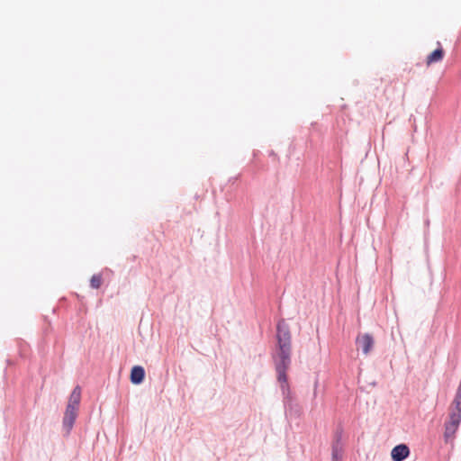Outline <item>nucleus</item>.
Listing matches in <instances>:
<instances>
[{"label":"nucleus","mask_w":461,"mask_h":461,"mask_svg":"<svg viewBox=\"0 0 461 461\" xmlns=\"http://www.w3.org/2000/svg\"><path fill=\"white\" fill-rule=\"evenodd\" d=\"M277 341H278V357L276 363L277 380L281 384L283 392H288V383L286 370L291 363V336L288 329L283 328L280 324L277 326Z\"/></svg>","instance_id":"f257e3e1"},{"label":"nucleus","mask_w":461,"mask_h":461,"mask_svg":"<svg viewBox=\"0 0 461 461\" xmlns=\"http://www.w3.org/2000/svg\"><path fill=\"white\" fill-rule=\"evenodd\" d=\"M461 422V409L450 406L448 420L445 423L444 439L452 443Z\"/></svg>","instance_id":"f03ea898"},{"label":"nucleus","mask_w":461,"mask_h":461,"mask_svg":"<svg viewBox=\"0 0 461 461\" xmlns=\"http://www.w3.org/2000/svg\"><path fill=\"white\" fill-rule=\"evenodd\" d=\"M357 345L362 348V351L365 355H367L372 350L375 341L373 337L368 334H360L356 339Z\"/></svg>","instance_id":"7ed1b4c3"},{"label":"nucleus","mask_w":461,"mask_h":461,"mask_svg":"<svg viewBox=\"0 0 461 461\" xmlns=\"http://www.w3.org/2000/svg\"><path fill=\"white\" fill-rule=\"evenodd\" d=\"M78 407L68 406L63 418V425L69 431L76 420L77 416Z\"/></svg>","instance_id":"20e7f679"},{"label":"nucleus","mask_w":461,"mask_h":461,"mask_svg":"<svg viewBox=\"0 0 461 461\" xmlns=\"http://www.w3.org/2000/svg\"><path fill=\"white\" fill-rule=\"evenodd\" d=\"M410 449L405 444H400L392 449L391 456L393 461H402L408 457Z\"/></svg>","instance_id":"39448f33"},{"label":"nucleus","mask_w":461,"mask_h":461,"mask_svg":"<svg viewBox=\"0 0 461 461\" xmlns=\"http://www.w3.org/2000/svg\"><path fill=\"white\" fill-rule=\"evenodd\" d=\"M145 376V371L142 366H135L131 372V382L134 384L142 383Z\"/></svg>","instance_id":"423d86ee"},{"label":"nucleus","mask_w":461,"mask_h":461,"mask_svg":"<svg viewBox=\"0 0 461 461\" xmlns=\"http://www.w3.org/2000/svg\"><path fill=\"white\" fill-rule=\"evenodd\" d=\"M444 54L443 49L438 48L427 57L426 65L430 66L431 64L441 61L444 58Z\"/></svg>","instance_id":"0eeeda50"},{"label":"nucleus","mask_w":461,"mask_h":461,"mask_svg":"<svg viewBox=\"0 0 461 461\" xmlns=\"http://www.w3.org/2000/svg\"><path fill=\"white\" fill-rule=\"evenodd\" d=\"M80 400L81 389L79 386H76L69 396L68 406L79 407Z\"/></svg>","instance_id":"6e6552de"},{"label":"nucleus","mask_w":461,"mask_h":461,"mask_svg":"<svg viewBox=\"0 0 461 461\" xmlns=\"http://www.w3.org/2000/svg\"><path fill=\"white\" fill-rule=\"evenodd\" d=\"M80 400L81 389L79 386H76L69 396L68 406L79 407Z\"/></svg>","instance_id":"1a4fd4ad"},{"label":"nucleus","mask_w":461,"mask_h":461,"mask_svg":"<svg viewBox=\"0 0 461 461\" xmlns=\"http://www.w3.org/2000/svg\"><path fill=\"white\" fill-rule=\"evenodd\" d=\"M102 281L101 275H94L90 279V285L95 289H98L102 285Z\"/></svg>","instance_id":"9d476101"},{"label":"nucleus","mask_w":461,"mask_h":461,"mask_svg":"<svg viewBox=\"0 0 461 461\" xmlns=\"http://www.w3.org/2000/svg\"><path fill=\"white\" fill-rule=\"evenodd\" d=\"M451 406L461 409V380H460V384L457 388V393L456 394V397H455Z\"/></svg>","instance_id":"9b49d317"},{"label":"nucleus","mask_w":461,"mask_h":461,"mask_svg":"<svg viewBox=\"0 0 461 461\" xmlns=\"http://www.w3.org/2000/svg\"><path fill=\"white\" fill-rule=\"evenodd\" d=\"M342 452L338 446H334L332 449V461H341Z\"/></svg>","instance_id":"f8f14e48"}]
</instances>
